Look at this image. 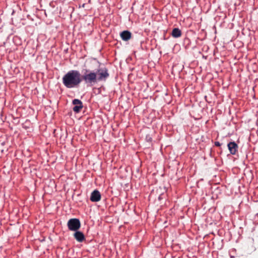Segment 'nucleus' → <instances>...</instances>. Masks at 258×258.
<instances>
[{
    "mask_svg": "<svg viewBox=\"0 0 258 258\" xmlns=\"http://www.w3.org/2000/svg\"><path fill=\"white\" fill-rule=\"evenodd\" d=\"M97 74L95 72L90 71L89 70H85V73L82 76L83 79L87 84L96 83L97 81Z\"/></svg>",
    "mask_w": 258,
    "mask_h": 258,
    "instance_id": "2",
    "label": "nucleus"
},
{
    "mask_svg": "<svg viewBox=\"0 0 258 258\" xmlns=\"http://www.w3.org/2000/svg\"><path fill=\"white\" fill-rule=\"evenodd\" d=\"M74 107L73 108V111L76 113H79L83 107L82 101L78 99H75L72 102Z\"/></svg>",
    "mask_w": 258,
    "mask_h": 258,
    "instance_id": "5",
    "label": "nucleus"
},
{
    "mask_svg": "<svg viewBox=\"0 0 258 258\" xmlns=\"http://www.w3.org/2000/svg\"><path fill=\"white\" fill-rule=\"evenodd\" d=\"M122 40L125 41H128L132 38V33L127 30H125L120 33Z\"/></svg>",
    "mask_w": 258,
    "mask_h": 258,
    "instance_id": "8",
    "label": "nucleus"
},
{
    "mask_svg": "<svg viewBox=\"0 0 258 258\" xmlns=\"http://www.w3.org/2000/svg\"><path fill=\"white\" fill-rule=\"evenodd\" d=\"M228 148L230 153L232 155H235L237 151L238 146L234 142H231L228 143Z\"/></svg>",
    "mask_w": 258,
    "mask_h": 258,
    "instance_id": "7",
    "label": "nucleus"
},
{
    "mask_svg": "<svg viewBox=\"0 0 258 258\" xmlns=\"http://www.w3.org/2000/svg\"><path fill=\"white\" fill-rule=\"evenodd\" d=\"M67 226L70 231H76L80 229L81 223L78 219L72 218L68 221Z\"/></svg>",
    "mask_w": 258,
    "mask_h": 258,
    "instance_id": "3",
    "label": "nucleus"
},
{
    "mask_svg": "<svg viewBox=\"0 0 258 258\" xmlns=\"http://www.w3.org/2000/svg\"><path fill=\"white\" fill-rule=\"evenodd\" d=\"M97 74V81L100 82L102 81H105L109 77V73L106 68L100 69L95 72Z\"/></svg>",
    "mask_w": 258,
    "mask_h": 258,
    "instance_id": "4",
    "label": "nucleus"
},
{
    "mask_svg": "<svg viewBox=\"0 0 258 258\" xmlns=\"http://www.w3.org/2000/svg\"><path fill=\"white\" fill-rule=\"evenodd\" d=\"M101 194L98 190H94L91 194L90 200L93 202H97L100 201Z\"/></svg>",
    "mask_w": 258,
    "mask_h": 258,
    "instance_id": "6",
    "label": "nucleus"
},
{
    "mask_svg": "<svg viewBox=\"0 0 258 258\" xmlns=\"http://www.w3.org/2000/svg\"><path fill=\"white\" fill-rule=\"evenodd\" d=\"M62 80L67 88H77L82 82L81 75L78 71L71 70L63 76Z\"/></svg>",
    "mask_w": 258,
    "mask_h": 258,
    "instance_id": "1",
    "label": "nucleus"
},
{
    "mask_svg": "<svg viewBox=\"0 0 258 258\" xmlns=\"http://www.w3.org/2000/svg\"><path fill=\"white\" fill-rule=\"evenodd\" d=\"M171 35L174 38L180 37L181 36V31L179 29L175 28L172 30Z\"/></svg>",
    "mask_w": 258,
    "mask_h": 258,
    "instance_id": "10",
    "label": "nucleus"
},
{
    "mask_svg": "<svg viewBox=\"0 0 258 258\" xmlns=\"http://www.w3.org/2000/svg\"><path fill=\"white\" fill-rule=\"evenodd\" d=\"M215 145L217 147H219L221 145V144L219 142H215Z\"/></svg>",
    "mask_w": 258,
    "mask_h": 258,
    "instance_id": "11",
    "label": "nucleus"
},
{
    "mask_svg": "<svg viewBox=\"0 0 258 258\" xmlns=\"http://www.w3.org/2000/svg\"><path fill=\"white\" fill-rule=\"evenodd\" d=\"M74 236L76 240L79 242H82L85 239L84 234L82 232L78 230L75 231L74 234Z\"/></svg>",
    "mask_w": 258,
    "mask_h": 258,
    "instance_id": "9",
    "label": "nucleus"
}]
</instances>
